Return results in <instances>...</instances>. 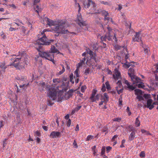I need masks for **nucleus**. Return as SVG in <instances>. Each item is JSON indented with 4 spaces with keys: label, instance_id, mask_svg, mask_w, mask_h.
Instances as JSON below:
<instances>
[{
    "label": "nucleus",
    "instance_id": "nucleus-19",
    "mask_svg": "<svg viewBox=\"0 0 158 158\" xmlns=\"http://www.w3.org/2000/svg\"><path fill=\"white\" fill-rule=\"evenodd\" d=\"M123 83L127 85V88H128L129 89L131 90H133L135 89V87L133 86L132 85H131L130 84L129 82L126 80H124L123 81Z\"/></svg>",
    "mask_w": 158,
    "mask_h": 158
},
{
    "label": "nucleus",
    "instance_id": "nucleus-10",
    "mask_svg": "<svg viewBox=\"0 0 158 158\" xmlns=\"http://www.w3.org/2000/svg\"><path fill=\"white\" fill-rule=\"evenodd\" d=\"M131 81L132 83V84L135 86V85L138 84L141 81V80L139 77L137 76L134 75L130 77Z\"/></svg>",
    "mask_w": 158,
    "mask_h": 158
},
{
    "label": "nucleus",
    "instance_id": "nucleus-23",
    "mask_svg": "<svg viewBox=\"0 0 158 158\" xmlns=\"http://www.w3.org/2000/svg\"><path fill=\"white\" fill-rule=\"evenodd\" d=\"M97 91L95 90H93L90 99L92 101V102H94L95 101V100L94 99V97Z\"/></svg>",
    "mask_w": 158,
    "mask_h": 158
},
{
    "label": "nucleus",
    "instance_id": "nucleus-62",
    "mask_svg": "<svg viewBox=\"0 0 158 158\" xmlns=\"http://www.w3.org/2000/svg\"><path fill=\"white\" fill-rule=\"evenodd\" d=\"M118 136V135H114L112 138V140L113 141H115V139Z\"/></svg>",
    "mask_w": 158,
    "mask_h": 158
},
{
    "label": "nucleus",
    "instance_id": "nucleus-40",
    "mask_svg": "<svg viewBox=\"0 0 158 158\" xmlns=\"http://www.w3.org/2000/svg\"><path fill=\"white\" fill-rule=\"evenodd\" d=\"M79 70L78 68H77L76 70L74 72V74L76 76V77H79L80 76L79 74Z\"/></svg>",
    "mask_w": 158,
    "mask_h": 158
},
{
    "label": "nucleus",
    "instance_id": "nucleus-5",
    "mask_svg": "<svg viewBox=\"0 0 158 158\" xmlns=\"http://www.w3.org/2000/svg\"><path fill=\"white\" fill-rule=\"evenodd\" d=\"M84 7L86 8L89 9L90 11L88 13L89 14H94L97 13L96 11V5L94 2L92 0H87V1L83 3Z\"/></svg>",
    "mask_w": 158,
    "mask_h": 158
},
{
    "label": "nucleus",
    "instance_id": "nucleus-14",
    "mask_svg": "<svg viewBox=\"0 0 158 158\" xmlns=\"http://www.w3.org/2000/svg\"><path fill=\"white\" fill-rule=\"evenodd\" d=\"M140 33L139 32H136L135 35H134L132 38V41L134 42H139L141 41L140 37H139Z\"/></svg>",
    "mask_w": 158,
    "mask_h": 158
},
{
    "label": "nucleus",
    "instance_id": "nucleus-37",
    "mask_svg": "<svg viewBox=\"0 0 158 158\" xmlns=\"http://www.w3.org/2000/svg\"><path fill=\"white\" fill-rule=\"evenodd\" d=\"M93 136L91 135H89L87 136L86 139V141H89L90 140L93 139Z\"/></svg>",
    "mask_w": 158,
    "mask_h": 158
},
{
    "label": "nucleus",
    "instance_id": "nucleus-53",
    "mask_svg": "<svg viewBox=\"0 0 158 158\" xmlns=\"http://www.w3.org/2000/svg\"><path fill=\"white\" fill-rule=\"evenodd\" d=\"M73 145L75 148H77L78 146H77V142L75 140H74L73 143Z\"/></svg>",
    "mask_w": 158,
    "mask_h": 158
},
{
    "label": "nucleus",
    "instance_id": "nucleus-21",
    "mask_svg": "<svg viewBox=\"0 0 158 158\" xmlns=\"http://www.w3.org/2000/svg\"><path fill=\"white\" fill-rule=\"evenodd\" d=\"M136 132H131L130 134L129 138L128 140L131 141L133 140L135 138V133Z\"/></svg>",
    "mask_w": 158,
    "mask_h": 158
},
{
    "label": "nucleus",
    "instance_id": "nucleus-32",
    "mask_svg": "<svg viewBox=\"0 0 158 158\" xmlns=\"http://www.w3.org/2000/svg\"><path fill=\"white\" fill-rule=\"evenodd\" d=\"M62 68V69L61 71H59V72L58 73V74L59 75H60L65 71V69L64 67V66L63 65H61Z\"/></svg>",
    "mask_w": 158,
    "mask_h": 158
},
{
    "label": "nucleus",
    "instance_id": "nucleus-43",
    "mask_svg": "<svg viewBox=\"0 0 158 158\" xmlns=\"http://www.w3.org/2000/svg\"><path fill=\"white\" fill-rule=\"evenodd\" d=\"M136 98L138 99L139 101H141L142 100H144V98L142 96L140 95H137Z\"/></svg>",
    "mask_w": 158,
    "mask_h": 158
},
{
    "label": "nucleus",
    "instance_id": "nucleus-25",
    "mask_svg": "<svg viewBox=\"0 0 158 158\" xmlns=\"http://www.w3.org/2000/svg\"><path fill=\"white\" fill-rule=\"evenodd\" d=\"M134 69L132 68H130L129 69L128 73L130 77L134 75Z\"/></svg>",
    "mask_w": 158,
    "mask_h": 158
},
{
    "label": "nucleus",
    "instance_id": "nucleus-36",
    "mask_svg": "<svg viewBox=\"0 0 158 158\" xmlns=\"http://www.w3.org/2000/svg\"><path fill=\"white\" fill-rule=\"evenodd\" d=\"M105 152V147L103 146L101 149V156H103L104 155V154Z\"/></svg>",
    "mask_w": 158,
    "mask_h": 158
},
{
    "label": "nucleus",
    "instance_id": "nucleus-22",
    "mask_svg": "<svg viewBox=\"0 0 158 158\" xmlns=\"http://www.w3.org/2000/svg\"><path fill=\"white\" fill-rule=\"evenodd\" d=\"M7 66H5V63H2L0 66V73H2L4 72Z\"/></svg>",
    "mask_w": 158,
    "mask_h": 158
},
{
    "label": "nucleus",
    "instance_id": "nucleus-57",
    "mask_svg": "<svg viewBox=\"0 0 158 158\" xmlns=\"http://www.w3.org/2000/svg\"><path fill=\"white\" fill-rule=\"evenodd\" d=\"M119 103L118 105L119 106H120L122 105L123 101L122 100V98H119Z\"/></svg>",
    "mask_w": 158,
    "mask_h": 158
},
{
    "label": "nucleus",
    "instance_id": "nucleus-24",
    "mask_svg": "<svg viewBox=\"0 0 158 158\" xmlns=\"http://www.w3.org/2000/svg\"><path fill=\"white\" fill-rule=\"evenodd\" d=\"M89 54L90 56H91V58L93 59L94 60H96V54L93 52L91 50H89V52H87V54Z\"/></svg>",
    "mask_w": 158,
    "mask_h": 158
},
{
    "label": "nucleus",
    "instance_id": "nucleus-20",
    "mask_svg": "<svg viewBox=\"0 0 158 158\" xmlns=\"http://www.w3.org/2000/svg\"><path fill=\"white\" fill-rule=\"evenodd\" d=\"M101 26L104 31H106V30H107L108 32L106 33H109L110 34H111V32L112 31V29L111 27L108 26L106 27L105 26H103L102 24H101Z\"/></svg>",
    "mask_w": 158,
    "mask_h": 158
},
{
    "label": "nucleus",
    "instance_id": "nucleus-1",
    "mask_svg": "<svg viewBox=\"0 0 158 158\" xmlns=\"http://www.w3.org/2000/svg\"><path fill=\"white\" fill-rule=\"evenodd\" d=\"M45 18L47 23V25L50 27L55 26L54 30L57 33L65 34L69 32L68 30H66V24L65 21L58 20L56 21H53L48 18Z\"/></svg>",
    "mask_w": 158,
    "mask_h": 158
},
{
    "label": "nucleus",
    "instance_id": "nucleus-26",
    "mask_svg": "<svg viewBox=\"0 0 158 158\" xmlns=\"http://www.w3.org/2000/svg\"><path fill=\"white\" fill-rule=\"evenodd\" d=\"M127 129L129 132L137 131L135 128L134 127L131 126H129L128 127Z\"/></svg>",
    "mask_w": 158,
    "mask_h": 158
},
{
    "label": "nucleus",
    "instance_id": "nucleus-48",
    "mask_svg": "<svg viewBox=\"0 0 158 158\" xmlns=\"http://www.w3.org/2000/svg\"><path fill=\"white\" fill-rule=\"evenodd\" d=\"M86 86H82L81 88V92L83 93L84 92L85 90L86 89Z\"/></svg>",
    "mask_w": 158,
    "mask_h": 158
},
{
    "label": "nucleus",
    "instance_id": "nucleus-38",
    "mask_svg": "<svg viewBox=\"0 0 158 158\" xmlns=\"http://www.w3.org/2000/svg\"><path fill=\"white\" fill-rule=\"evenodd\" d=\"M118 87H116V89L117 91L118 94H121V93H122L123 92V89L122 88L119 90H118Z\"/></svg>",
    "mask_w": 158,
    "mask_h": 158
},
{
    "label": "nucleus",
    "instance_id": "nucleus-50",
    "mask_svg": "<svg viewBox=\"0 0 158 158\" xmlns=\"http://www.w3.org/2000/svg\"><path fill=\"white\" fill-rule=\"evenodd\" d=\"M35 136H37L38 137H40L41 135V134L40 132L39 131H35Z\"/></svg>",
    "mask_w": 158,
    "mask_h": 158
},
{
    "label": "nucleus",
    "instance_id": "nucleus-55",
    "mask_svg": "<svg viewBox=\"0 0 158 158\" xmlns=\"http://www.w3.org/2000/svg\"><path fill=\"white\" fill-rule=\"evenodd\" d=\"M115 49L116 50H118L119 49H120L122 47L121 46H119L118 45H115Z\"/></svg>",
    "mask_w": 158,
    "mask_h": 158
},
{
    "label": "nucleus",
    "instance_id": "nucleus-27",
    "mask_svg": "<svg viewBox=\"0 0 158 158\" xmlns=\"http://www.w3.org/2000/svg\"><path fill=\"white\" fill-rule=\"evenodd\" d=\"M135 94L136 95H141L142 94V91L139 89H136L135 90Z\"/></svg>",
    "mask_w": 158,
    "mask_h": 158
},
{
    "label": "nucleus",
    "instance_id": "nucleus-15",
    "mask_svg": "<svg viewBox=\"0 0 158 158\" xmlns=\"http://www.w3.org/2000/svg\"><path fill=\"white\" fill-rule=\"evenodd\" d=\"M101 99L104 101V104H106L109 100V97L106 93H104L103 95H101Z\"/></svg>",
    "mask_w": 158,
    "mask_h": 158
},
{
    "label": "nucleus",
    "instance_id": "nucleus-58",
    "mask_svg": "<svg viewBox=\"0 0 158 158\" xmlns=\"http://www.w3.org/2000/svg\"><path fill=\"white\" fill-rule=\"evenodd\" d=\"M143 97L146 99H148L149 98V95L148 94H144Z\"/></svg>",
    "mask_w": 158,
    "mask_h": 158
},
{
    "label": "nucleus",
    "instance_id": "nucleus-8",
    "mask_svg": "<svg viewBox=\"0 0 158 158\" xmlns=\"http://www.w3.org/2000/svg\"><path fill=\"white\" fill-rule=\"evenodd\" d=\"M17 79L19 80V82L22 84V85H19L20 87H27L29 85V83L28 81L26 79L24 78L23 77H22L21 78L19 77Z\"/></svg>",
    "mask_w": 158,
    "mask_h": 158
},
{
    "label": "nucleus",
    "instance_id": "nucleus-4",
    "mask_svg": "<svg viewBox=\"0 0 158 158\" xmlns=\"http://www.w3.org/2000/svg\"><path fill=\"white\" fill-rule=\"evenodd\" d=\"M47 30L44 29L38 35V40H37L36 44L38 45H49L52 42H54L53 40H48L46 36L45 32L47 31Z\"/></svg>",
    "mask_w": 158,
    "mask_h": 158
},
{
    "label": "nucleus",
    "instance_id": "nucleus-41",
    "mask_svg": "<svg viewBox=\"0 0 158 158\" xmlns=\"http://www.w3.org/2000/svg\"><path fill=\"white\" fill-rule=\"evenodd\" d=\"M105 84L106 86V88L108 90H109L110 89V86L109 84V82L108 81H107L105 83Z\"/></svg>",
    "mask_w": 158,
    "mask_h": 158
},
{
    "label": "nucleus",
    "instance_id": "nucleus-44",
    "mask_svg": "<svg viewBox=\"0 0 158 158\" xmlns=\"http://www.w3.org/2000/svg\"><path fill=\"white\" fill-rule=\"evenodd\" d=\"M140 157L141 158H143L145 157V152L144 151L141 152L140 154H139Z\"/></svg>",
    "mask_w": 158,
    "mask_h": 158
},
{
    "label": "nucleus",
    "instance_id": "nucleus-49",
    "mask_svg": "<svg viewBox=\"0 0 158 158\" xmlns=\"http://www.w3.org/2000/svg\"><path fill=\"white\" fill-rule=\"evenodd\" d=\"M89 68H88L85 70V75H87L89 73Z\"/></svg>",
    "mask_w": 158,
    "mask_h": 158
},
{
    "label": "nucleus",
    "instance_id": "nucleus-54",
    "mask_svg": "<svg viewBox=\"0 0 158 158\" xmlns=\"http://www.w3.org/2000/svg\"><path fill=\"white\" fill-rule=\"evenodd\" d=\"M111 147L110 146L107 147L106 148L107 152L108 153L111 150Z\"/></svg>",
    "mask_w": 158,
    "mask_h": 158
},
{
    "label": "nucleus",
    "instance_id": "nucleus-29",
    "mask_svg": "<svg viewBox=\"0 0 158 158\" xmlns=\"http://www.w3.org/2000/svg\"><path fill=\"white\" fill-rule=\"evenodd\" d=\"M102 131L103 132H106V133H105V135H106L107 133H108V128L106 125V126H105L104 127L102 128Z\"/></svg>",
    "mask_w": 158,
    "mask_h": 158
},
{
    "label": "nucleus",
    "instance_id": "nucleus-28",
    "mask_svg": "<svg viewBox=\"0 0 158 158\" xmlns=\"http://www.w3.org/2000/svg\"><path fill=\"white\" fill-rule=\"evenodd\" d=\"M135 86H137L139 88H143L145 87V86L143 85V83L140 81L139 83L137 84Z\"/></svg>",
    "mask_w": 158,
    "mask_h": 158
},
{
    "label": "nucleus",
    "instance_id": "nucleus-35",
    "mask_svg": "<svg viewBox=\"0 0 158 158\" xmlns=\"http://www.w3.org/2000/svg\"><path fill=\"white\" fill-rule=\"evenodd\" d=\"M36 8L37 9L35 10V11L38 14H39V12L41 11L42 10V9L38 5L36 6Z\"/></svg>",
    "mask_w": 158,
    "mask_h": 158
},
{
    "label": "nucleus",
    "instance_id": "nucleus-7",
    "mask_svg": "<svg viewBox=\"0 0 158 158\" xmlns=\"http://www.w3.org/2000/svg\"><path fill=\"white\" fill-rule=\"evenodd\" d=\"M53 82L54 83V85L55 86L57 85V84L59 83L62 84L60 86L58 85L56 87L54 86V88H53L55 89L56 91V89L59 90V88H61V87L62 89V90H63L66 86V85H65L64 82L59 78L53 79Z\"/></svg>",
    "mask_w": 158,
    "mask_h": 158
},
{
    "label": "nucleus",
    "instance_id": "nucleus-47",
    "mask_svg": "<svg viewBox=\"0 0 158 158\" xmlns=\"http://www.w3.org/2000/svg\"><path fill=\"white\" fill-rule=\"evenodd\" d=\"M101 90L103 92L105 91L106 90V87L105 85L104 84H102V87L101 89Z\"/></svg>",
    "mask_w": 158,
    "mask_h": 158
},
{
    "label": "nucleus",
    "instance_id": "nucleus-12",
    "mask_svg": "<svg viewBox=\"0 0 158 158\" xmlns=\"http://www.w3.org/2000/svg\"><path fill=\"white\" fill-rule=\"evenodd\" d=\"M101 39L102 41H106V40L110 41L112 40V35L109 33H106L104 36H101Z\"/></svg>",
    "mask_w": 158,
    "mask_h": 158
},
{
    "label": "nucleus",
    "instance_id": "nucleus-64",
    "mask_svg": "<svg viewBox=\"0 0 158 158\" xmlns=\"http://www.w3.org/2000/svg\"><path fill=\"white\" fill-rule=\"evenodd\" d=\"M9 6H10V7H13V8H14V9H15L16 8V6H15V5L14 4H11V5H9Z\"/></svg>",
    "mask_w": 158,
    "mask_h": 158
},
{
    "label": "nucleus",
    "instance_id": "nucleus-11",
    "mask_svg": "<svg viewBox=\"0 0 158 158\" xmlns=\"http://www.w3.org/2000/svg\"><path fill=\"white\" fill-rule=\"evenodd\" d=\"M152 102L153 101L152 99H148L147 101V104H144V107H147L150 110H152L154 107L153 105L152 104Z\"/></svg>",
    "mask_w": 158,
    "mask_h": 158
},
{
    "label": "nucleus",
    "instance_id": "nucleus-39",
    "mask_svg": "<svg viewBox=\"0 0 158 158\" xmlns=\"http://www.w3.org/2000/svg\"><path fill=\"white\" fill-rule=\"evenodd\" d=\"M144 52L146 54H148L149 49L148 47H146L144 48Z\"/></svg>",
    "mask_w": 158,
    "mask_h": 158
},
{
    "label": "nucleus",
    "instance_id": "nucleus-51",
    "mask_svg": "<svg viewBox=\"0 0 158 158\" xmlns=\"http://www.w3.org/2000/svg\"><path fill=\"white\" fill-rule=\"evenodd\" d=\"M100 95L98 94L96 95V96L95 97H94V99L95 100V101L96 100H99L100 97Z\"/></svg>",
    "mask_w": 158,
    "mask_h": 158
},
{
    "label": "nucleus",
    "instance_id": "nucleus-6",
    "mask_svg": "<svg viewBox=\"0 0 158 158\" xmlns=\"http://www.w3.org/2000/svg\"><path fill=\"white\" fill-rule=\"evenodd\" d=\"M19 55H18L17 56L18 57L17 58H11V60L12 61V63H11L9 65L15 67V68H18L20 60H21V59H22L23 60V59L24 58V61L25 62V63L27 64V63L26 62L27 61V59L24 58V57H23V55L22 53L19 52Z\"/></svg>",
    "mask_w": 158,
    "mask_h": 158
},
{
    "label": "nucleus",
    "instance_id": "nucleus-30",
    "mask_svg": "<svg viewBox=\"0 0 158 158\" xmlns=\"http://www.w3.org/2000/svg\"><path fill=\"white\" fill-rule=\"evenodd\" d=\"M141 131L143 133H145V134L147 135H152L150 133L149 131H147L144 129H141Z\"/></svg>",
    "mask_w": 158,
    "mask_h": 158
},
{
    "label": "nucleus",
    "instance_id": "nucleus-34",
    "mask_svg": "<svg viewBox=\"0 0 158 158\" xmlns=\"http://www.w3.org/2000/svg\"><path fill=\"white\" fill-rule=\"evenodd\" d=\"M70 81L73 84L74 83V81H73V73H71L70 74L69 76Z\"/></svg>",
    "mask_w": 158,
    "mask_h": 158
},
{
    "label": "nucleus",
    "instance_id": "nucleus-63",
    "mask_svg": "<svg viewBox=\"0 0 158 158\" xmlns=\"http://www.w3.org/2000/svg\"><path fill=\"white\" fill-rule=\"evenodd\" d=\"M79 130V127L78 124H77L76 126V127L75 129V130L76 131H77Z\"/></svg>",
    "mask_w": 158,
    "mask_h": 158
},
{
    "label": "nucleus",
    "instance_id": "nucleus-17",
    "mask_svg": "<svg viewBox=\"0 0 158 158\" xmlns=\"http://www.w3.org/2000/svg\"><path fill=\"white\" fill-rule=\"evenodd\" d=\"M113 77L114 80H118L121 78V74L117 70L115 72L114 74H113Z\"/></svg>",
    "mask_w": 158,
    "mask_h": 158
},
{
    "label": "nucleus",
    "instance_id": "nucleus-45",
    "mask_svg": "<svg viewBox=\"0 0 158 158\" xmlns=\"http://www.w3.org/2000/svg\"><path fill=\"white\" fill-rule=\"evenodd\" d=\"M119 88H121L123 87L122 82L120 80H119L117 83Z\"/></svg>",
    "mask_w": 158,
    "mask_h": 158
},
{
    "label": "nucleus",
    "instance_id": "nucleus-16",
    "mask_svg": "<svg viewBox=\"0 0 158 158\" xmlns=\"http://www.w3.org/2000/svg\"><path fill=\"white\" fill-rule=\"evenodd\" d=\"M61 133L60 132L53 131L52 132L49 136L50 138H54L59 137Z\"/></svg>",
    "mask_w": 158,
    "mask_h": 158
},
{
    "label": "nucleus",
    "instance_id": "nucleus-52",
    "mask_svg": "<svg viewBox=\"0 0 158 158\" xmlns=\"http://www.w3.org/2000/svg\"><path fill=\"white\" fill-rule=\"evenodd\" d=\"M71 123V120L69 119H68L67 123V126L68 127H70Z\"/></svg>",
    "mask_w": 158,
    "mask_h": 158
},
{
    "label": "nucleus",
    "instance_id": "nucleus-56",
    "mask_svg": "<svg viewBox=\"0 0 158 158\" xmlns=\"http://www.w3.org/2000/svg\"><path fill=\"white\" fill-rule=\"evenodd\" d=\"M108 15H106V16H104V20L105 21L107 20L108 21H109V20H110V18L108 17Z\"/></svg>",
    "mask_w": 158,
    "mask_h": 158
},
{
    "label": "nucleus",
    "instance_id": "nucleus-13",
    "mask_svg": "<svg viewBox=\"0 0 158 158\" xmlns=\"http://www.w3.org/2000/svg\"><path fill=\"white\" fill-rule=\"evenodd\" d=\"M125 61H126L125 63L123 64V65L126 66L127 68H129L130 66H132V65L131 64V63H134L133 62H128L127 60L129 57V55L128 53L125 54Z\"/></svg>",
    "mask_w": 158,
    "mask_h": 158
},
{
    "label": "nucleus",
    "instance_id": "nucleus-2",
    "mask_svg": "<svg viewBox=\"0 0 158 158\" xmlns=\"http://www.w3.org/2000/svg\"><path fill=\"white\" fill-rule=\"evenodd\" d=\"M40 46L39 48L37 49L39 52V55L42 58L52 61L53 62H54V53L59 54V51L54 46L52 45L50 51L49 52H44Z\"/></svg>",
    "mask_w": 158,
    "mask_h": 158
},
{
    "label": "nucleus",
    "instance_id": "nucleus-9",
    "mask_svg": "<svg viewBox=\"0 0 158 158\" xmlns=\"http://www.w3.org/2000/svg\"><path fill=\"white\" fill-rule=\"evenodd\" d=\"M77 19L79 22L78 24L81 27L86 25L85 22L83 21L81 15L80 13H78L77 15Z\"/></svg>",
    "mask_w": 158,
    "mask_h": 158
},
{
    "label": "nucleus",
    "instance_id": "nucleus-31",
    "mask_svg": "<svg viewBox=\"0 0 158 158\" xmlns=\"http://www.w3.org/2000/svg\"><path fill=\"white\" fill-rule=\"evenodd\" d=\"M100 13L104 16H106V15H109V13L105 10L101 11Z\"/></svg>",
    "mask_w": 158,
    "mask_h": 158
},
{
    "label": "nucleus",
    "instance_id": "nucleus-59",
    "mask_svg": "<svg viewBox=\"0 0 158 158\" xmlns=\"http://www.w3.org/2000/svg\"><path fill=\"white\" fill-rule=\"evenodd\" d=\"M7 140V139H6L3 142V148H4L6 146V141Z\"/></svg>",
    "mask_w": 158,
    "mask_h": 158
},
{
    "label": "nucleus",
    "instance_id": "nucleus-33",
    "mask_svg": "<svg viewBox=\"0 0 158 158\" xmlns=\"http://www.w3.org/2000/svg\"><path fill=\"white\" fill-rule=\"evenodd\" d=\"M135 123L137 125V127H139L140 125V122L139 120L138 117H137L136 118L135 121Z\"/></svg>",
    "mask_w": 158,
    "mask_h": 158
},
{
    "label": "nucleus",
    "instance_id": "nucleus-46",
    "mask_svg": "<svg viewBox=\"0 0 158 158\" xmlns=\"http://www.w3.org/2000/svg\"><path fill=\"white\" fill-rule=\"evenodd\" d=\"M126 111L127 112L128 115L129 116H130L131 114V113L130 111V108L129 107H127Z\"/></svg>",
    "mask_w": 158,
    "mask_h": 158
},
{
    "label": "nucleus",
    "instance_id": "nucleus-61",
    "mask_svg": "<svg viewBox=\"0 0 158 158\" xmlns=\"http://www.w3.org/2000/svg\"><path fill=\"white\" fill-rule=\"evenodd\" d=\"M42 128L45 131H47L48 130V127H47L45 126H42Z\"/></svg>",
    "mask_w": 158,
    "mask_h": 158
},
{
    "label": "nucleus",
    "instance_id": "nucleus-3",
    "mask_svg": "<svg viewBox=\"0 0 158 158\" xmlns=\"http://www.w3.org/2000/svg\"><path fill=\"white\" fill-rule=\"evenodd\" d=\"M39 88L41 92L44 90H48V97L52 98L53 100H55L56 96V91L55 88H51L50 85L44 82H41L39 84Z\"/></svg>",
    "mask_w": 158,
    "mask_h": 158
},
{
    "label": "nucleus",
    "instance_id": "nucleus-60",
    "mask_svg": "<svg viewBox=\"0 0 158 158\" xmlns=\"http://www.w3.org/2000/svg\"><path fill=\"white\" fill-rule=\"evenodd\" d=\"M48 105L50 106H52L54 104V102H52L51 100H49L48 101Z\"/></svg>",
    "mask_w": 158,
    "mask_h": 158
},
{
    "label": "nucleus",
    "instance_id": "nucleus-42",
    "mask_svg": "<svg viewBox=\"0 0 158 158\" xmlns=\"http://www.w3.org/2000/svg\"><path fill=\"white\" fill-rule=\"evenodd\" d=\"M100 3L101 4L105 5H107L108 6H110V3L107 2H105L103 1H100Z\"/></svg>",
    "mask_w": 158,
    "mask_h": 158
},
{
    "label": "nucleus",
    "instance_id": "nucleus-18",
    "mask_svg": "<svg viewBox=\"0 0 158 158\" xmlns=\"http://www.w3.org/2000/svg\"><path fill=\"white\" fill-rule=\"evenodd\" d=\"M73 91L72 90H70L68 92L66 93L64 98L66 99H68L71 97L73 95Z\"/></svg>",
    "mask_w": 158,
    "mask_h": 158
}]
</instances>
